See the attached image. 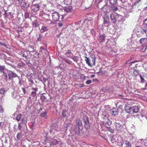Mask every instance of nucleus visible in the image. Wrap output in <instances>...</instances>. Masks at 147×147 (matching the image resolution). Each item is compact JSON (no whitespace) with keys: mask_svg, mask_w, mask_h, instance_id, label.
<instances>
[{"mask_svg":"<svg viewBox=\"0 0 147 147\" xmlns=\"http://www.w3.org/2000/svg\"><path fill=\"white\" fill-rule=\"evenodd\" d=\"M74 131L76 133H79L80 130L83 128L82 121L79 118H77L76 120V124L75 125Z\"/></svg>","mask_w":147,"mask_h":147,"instance_id":"nucleus-1","label":"nucleus"},{"mask_svg":"<svg viewBox=\"0 0 147 147\" xmlns=\"http://www.w3.org/2000/svg\"><path fill=\"white\" fill-rule=\"evenodd\" d=\"M85 58V60L89 66L92 67V65H95L96 59L95 57L92 58L91 61L89 57L86 56Z\"/></svg>","mask_w":147,"mask_h":147,"instance_id":"nucleus-2","label":"nucleus"},{"mask_svg":"<svg viewBox=\"0 0 147 147\" xmlns=\"http://www.w3.org/2000/svg\"><path fill=\"white\" fill-rule=\"evenodd\" d=\"M82 120L85 123L84 125L86 129H89L90 127V125L88 117L86 116H84L82 118Z\"/></svg>","mask_w":147,"mask_h":147,"instance_id":"nucleus-3","label":"nucleus"},{"mask_svg":"<svg viewBox=\"0 0 147 147\" xmlns=\"http://www.w3.org/2000/svg\"><path fill=\"white\" fill-rule=\"evenodd\" d=\"M42 51H40L39 53H36L34 55L33 58L34 60H36L39 58H41L44 56V53H42Z\"/></svg>","mask_w":147,"mask_h":147,"instance_id":"nucleus-4","label":"nucleus"},{"mask_svg":"<svg viewBox=\"0 0 147 147\" xmlns=\"http://www.w3.org/2000/svg\"><path fill=\"white\" fill-rule=\"evenodd\" d=\"M57 127L56 124H53L50 126V131L51 134L54 135L57 132Z\"/></svg>","mask_w":147,"mask_h":147,"instance_id":"nucleus-5","label":"nucleus"},{"mask_svg":"<svg viewBox=\"0 0 147 147\" xmlns=\"http://www.w3.org/2000/svg\"><path fill=\"white\" fill-rule=\"evenodd\" d=\"M42 18L45 19L48 22V24L50 25L51 24L52 21L50 19L49 15L45 13H43L42 16Z\"/></svg>","mask_w":147,"mask_h":147,"instance_id":"nucleus-6","label":"nucleus"},{"mask_svg":"<svg viewBox=\"0 0 147 147\" xmlns=\"http://www.w3.org/2000/svg\"><path fill=\"white\" fill-rule=\"evenodd\" d=\"M8 76L9 79L12 81H13L14 78L18 76L17 74L13 72L10 71L8 73Z\"/></svg>","mask_w":147,"mask_h":147,"instance_id":"nucleus-7","label":"nucleus"},{"mask_svg":"<svg viewBox=\"0 0 147 147\" xmlns=\"http://www.w3.org/2000/svg\"><path fill=\"white\" fill-rule=\"evenodd\" d=\"M53 20L55 21H58L59 18V15L57 12H54L52 14Z\"/></svg>","mask_w":147,"mask_h":147,"instance_id":"nucleus-8","label":"nucleus"},{"mask_svg":"<svg viewBox=\"0 0 147 147\" xmlns=\"http://www.w3.org/2000/svg\"><path fill=\"white\" fill-rule=\"evenodd\" d=\"M116 129L118 132H120L122 130L123 125L119 123H115Z\"/></svg>","mask_w":147,"mask_h":147,"instance_id":"nucleus-9","label":"nucleus"},{"mask_svg":"<svg viewBox=\"0 0 147 147\" xmlns=\"http://www.w3.org/2000/svg\"><path fill=\"white\" fill-rule=\"evenodd\" d=\"M105 36L104 34H100L98 36V40L100 43H102L105 42Z\"/></svg>","mask_w":147,"mask_h":147,"instance_id":"nucleus-10","label":"nucleus"},{"mask_svg":"<svg viewBox=\"0 0 147 147\" xmlns=\"http://www.w3.org/2000/svg\"><path fill=\"white\" fill-rule=\"evenodd\" d=\"M131 145L130 142L128 141H125L122 143L121 147H131Z\"/></svg>","mask_w":147,"mask_h":147,"instance_id":"nucleus-11","label":"nucleus"},{"mask_svg":"<svg viewBox=\"0 0 147 147\" xmlns=\"http://www.w3.org/2000/svg\"><path fill=\"white\" fill-rule=\"evenodd\" d=\"M26 122L24 118L23 117L21 120V122L18 123V129L20 131L22 128V124H25Z\"/></svg>","mask_w":147,"mask_h":147,"instance_id":"nucleus-12","label":"nucleus"},{"mask_svg":"<svg viewBox=\"0 0 147 147\" xmlns=\"http://www.w3.org/2000/svg\"><path fill=\"white\" fill-rule=\"evenodd\" d=\"M38 88H32V90H33L31 93V95L33 97H34L36 96V92L38 91Z\"/></svg>","mask_w":147,"mask_h":147,"instance_id":"nucleus-13","label":"nucleus"},{"mask_svg":"<svg viewBox=\"0 0 147 147\" xmlns=\"http://www.w3.org/2000/svg\"><path fill=\"white\" fill-rule=\"evenodd\" d=\"M112 138H113L115 142L118 143L120 142L122 139L121 137L119 135L114 136Z\"/></svg>","mask_w":147,"mask_h":147,"instance_id":"nucleus-14","label":"nucleus"},{"mask_svg":"<svg viewBox=\"0 0 147 147\" xmlns=\"http://www.w3.org/2000/svg\"><path fill=\"white\" fill-rule=\"evenodd\" d=\"M110 18L112 22L114 23L116 22L117 19L116 16H115L113 13H111L110 14Z\"/></svg>","mask_w":147,"mask_h":147,"instance_id":"nucleus-15","label":"nucleus"},{"mask_svg":"<svg viewBox=\"0 0 147 147\" xmlns=\"http://www.w3.org/2000/svg\"><path fill=\"white\" fill-rule=\"evenodd\" d=\"M73 9V7L71 6H68L65 7L64 8V10L65 12L68 13L71 12Z\"/></svg>","mask_w":147,"mask_h":147,"instance_id":"nucleus-16","label":"nucleus"},{"mask_svg":"<svg viewBox=\"0 0 147 147\" xmlns=\"http://www.w3.org/2000/svg\"><path fill=\"white\" fill-rule=\"evenodd\" d=\"M111 114L114 115H118V109L116 108H113L111 111Z\"/></svg>","mask_w":147,"mask_h":147,"instance_id":"nucleus-17","label":"nucleus"},{"mask_svg":"<svg viewBox=\"0 0 147 147\" xmlns=\"http://www.w3.org/2000/svg\"><path fill=\"white\" fill-rule=\"evenodd\" d=\"M32 10L34 11H36L39 10V6L38 4L34 5L32 6Z\"/></svg>","mask_w":147,"mask_h":147,"instance_id":"nucleus-18","label":"nucleus"},{"mask_svg":"<svg viewBox=\"0 0 147 147\" xmlns=\"http://www.w3.org/2000/svg\"><path fill=\"white\" fill-rule=\"evenodd\" d=\"M2 80L4 82H7L8 80V77L7 74L4 71L2 72Z\"/></svg>","mask_w":147,"mask_h":147,"instance_id":"nucleus-19","label":"nucleus"},{"mask_svg":"<svg viewBox=\"0 0 147 147\" xmlns=\"http://www.w3.org/2000/svg\"><path fill=\"white\" fill-rule=\"evenodd\" d=\"M133 75L134 76V78L136 79L137 76H139V72L136 69H134L133 71Z\"/></svg>","mask_w":147,"mask_h":147,"instance_id":"nucleus-20","label":"nucleus"},{"mask_svg":"<svg viewBox=\"0 0 147 147\" xmlns=\"http://www.w3.org/2000/svg\"><path fill=\"white\" fill-rule=\"evenodd\" d=\"M140 43L145 45L147 44V38H143L140 39Z\"/></svg>","mask_w":147,"mask_h":147,"instance_id":"nucleus-21","label":"nucleus"},{"mask_svg":"<svg viewBox=\"0 0 147 147\" xmlns=\"http://www.w3.org/2000/svg\"><path fill=\"white\" fill-rule=\"evenodd\" d=\"M132 110L133 113H136L138 112L139 109L137 106H135L132 107Z\"/></svg>","mask_w":147,"mask_h":147,"instance_id":"nucleus-22","label":"nucleus"},{"mask_svg":"<svg viewBox=\"0 0 147 147\" xmlns=\"http://www.w3.org/2000/svg\"><path fill=\"white\" fill-rule=\"evenodd\" d=\"M40 116L45 119H47L48 118L47 113L46 111L43 112L40 114Z\"/></svg>","mask_w":147,"mask_h":147,"instance_id":"nucleus-23","label":"nucleus"},{"mask_svg":"<svg viewBox=\"0 0 147 147\" xmlns=\"http://www.w3.org/2000/svg\"><path fill=\"white\" fill-rule=\"evenodd\" d=\"M125 109L126 112L127 113H129L132 110L131 107L127 105L125 106Z\"/></svg>","mask_w":147,"mask_h":147,"instance_id":"nucleus-24","label":"nucleus"},{"mask_svg":"<svg viewBox=\"0 0 147 147\" xmlns=\"http://www.w3.org/2000/svg\"><path fill=\"white\" fill-rule=\"evenodd\" d=\"M109 20V18L108 16H106L104 17V19L103 24H107Z\"/></svg>","mask_w":147,"mask_h":147,"instance_id":"nucleus-25","label":"nucleus"},{"mask_svg":"<svg viewBox=\"0 0 147 147\" xmlns=\"http://www.w3.org/2000/svg\"><path fill=\"white\" fill-rule=\"evenodd\" d=\"M22 115L21 114H19L17 115L16 119L18 122L22 118Z\"/></svg>","mask_w":147,"mask_h":147,"instance_id":"nucleus-26","label":"nucleus"},{"mask_svg":"<svg viewBox=\"0 0 147 147\" xmlns=\"http://www.w3.org/2000/svg\"><path fill=\"white\" fill-rule=\"evenodd\" d=\"M71 58L76 63H77L79 60V57L76 56H72L71 57Z\"/></svg>","mask_w":147,"mask_h":147,"instance_id":"nucleus-27","label":"nucleus"},{"mask_svg":"<svg viewBox=\"0 0 147 147\" xmlns=\"http://www.w3.org/2000/svg\"><path fill=\"white\" fill-rule=\"evenodd\" d=\"M51 142L54 145H57L58 144V141L55 139H51L50 140Z\"/></svg>","mask_w":147,"mask_h":147,"instance_id":"nucleus-28","label":"nucleus"},{"mask_svg":"<svg viewBox=\"0 0 147 147\" xmlns=\"http://www.w3.org/2000/svg\"><path fill=\"white\" fill-rule=\"evenodd\" d=\"M142 26L144 28L147 29V18L145 19L143 21Z\"/></svg>","mask_w":147,"mask_h":147,"instance_id":"nucleus-29","label":"nucleus"},{"mask_svg":"<svg viewBox=\"0 0 147 147\" xmlns=\"http://www.w3.org/2000/svg\"><path fill=\"white\" fill-rule=\"evenodd\" d=\"M22 56L23 57H25L26 59L28 58V54L27 51H25L22 53Z\"/></svg>","mask_w":147,"mask_h":147,"instance_id":"nucleus-30","label":"nucleus"},{"mask_svg":"<svg viewBox=\"0 0 147 147\" xmlns=\"http://www.w3.org/2000/svg\"><path fill=\"white\" fill-rule=\"evenodd\" d=\"M64 129L67 130L69 128V127H70V124L69 123H65L64 124Z\"/></svg>","mask_w":147,"mask_h":147,"instance_id":"nucleus-31","label":"nucleus"},{"mask_svg":"<svg viewBox=\"0 0 147 147\" xmlns=\"http://www.w3.org/2000/svg\"><path fill=\"white\" fill-rule=\"evenodd\" d=\"M147 51V47L146 46H142L141 48L140 51L141 52H145Z\"/></svg>","mask_w":147,"mask_h":147,"instance_id":"nucleus-32","label":"nucleus"},{"mask_svg":"<svg viewBox=\"0 0 147 147\" xmlns=\"http://www.w3.org/2000/svg\"><path fill=\"white\" fill-rule=\"evenodd\" d=\"M47 30L48 29L47 26H42L40 30V31L42 32H43L45 31H47Z\"/></svg>","mask_w":147,"mask_h":147,"instance_id":"nucleus-33","label":"nucleus"},{"mask_svg":"<svg viewBox=\"0 0 147 147\" xmlns=\"http://www.w3.org/2000/svg\"><path fill=\"white\" fill-rule=\"evenodd\" d=\"M72 0H65L64 3L67 5H69L71 3Z\"/></svg>","mask_w":147,"mask_h":147,"instance_id":"nucleus-34","label":"nucleus"},{"mask_svg":"<svg viewBox=\"0 0 147 147\" xmlns=\"http://www.w3.org/2000/svg\"><path fill=\"white\" fill-rule=\"evenodd\" d=\"M22 133L20 132L17 135L16 137L19 140L22 137L23 135L22 134Z\"/></svg>","mask_w":147,"mask_h":147,"instance_id":"nucleus-35","label":"nucleus"},{"mask_svg":"<svg viewBox=\"0 0 147 147\" xmlns=\"http://www.w3.org/2000/svg\"><path fill=\"white\" fill-rule=\"evenodd\" d=\"M111 9L113 11V12H115L116 11H117L118 9V8L117 7H115L114 5H113L111 7Z\"/></svg>","mask_w":147,"mask_h":147,"instance_id":"nucleus-36","label":"nucleus"},{"mask_svg":"<svg viewBox=\"0 0 147 147\" xmlns=\"http://www.w3.org/2000/svg\"><path fill=\"white\" fill-rule=\"evenodd\" d=\"M67 112L66 110H63L62 113V117L63 118H65V117H66L67 116Z\"/></svg>","mask_w":147,"mask_h":147,"instance_id":"nucleus-37","label":"nucleus"},{"mask_svg":"<svg viewBox=\"0 0 147 147\" xmlns=\"http://www.w3.org/2000/svg\"><path fill=\"white\" fill-rule=\"evenodd\" d=\"M38 24L36 20L32 22V26L34 27H36L38 26Z\"/></svg>","mask_w":147,"mask_h":147,"instance_id":"nucleus-38","label":"nucleus"},{"mask_svg":"<svg viewBox=\"0 0 147 147\" xmlns=\"http://www.w3.org/2000/svg\"><path fill=\"white\" fill-rule=\"evenodd\" d=\"M109 1L110 3L113 5L117 2V0H109Z\"/></svg>","mask_w":147,"mask_h":147,"instance_id":"nucleus-39","label":"nucleus"},{"mask_svg":"<svg viewBox=\"0 0 147 147\" xmlns=\"http://www.w3.org/2000/svg\"><path fill=\"white\" fill-rule=\"evenodd\" d=\"M5 92V89L4 88H2L0 89V94H4Z\"/></svg>","mask_w":147,"mask_h":147,"instance_id":"nucleus-40","label":"nucleus"},{"mask_svg":"<svg viewBox=\"0 0 147 147\" xmlns=\"http://www.w3.org/2000/svg\"><path fill=\"white\" fill-rule=\"evenodd\" d=\"M4 111V110L2 106L0 105V114L3 113Z\"/></svg>","mask_w":147,"mask_h":147,"instance_id":"nucleus-41","label":"nucleus"},{"mask_svg":"<svg viewBox=\"0 0 147 147\" xmlns=\"http://www.w3.org/2000/svg\"><path fill=\"white\" fill-rule=\"evenodd\" d=\"M106 123L109 125H110L112 124V121L109 119H107L106 121Z\"/></svg>","mask_w":147,"mask_h":147,"instance_id":"nucleus-42","label":"nucleus"},{"mask_svg":"<svg viewBox=\"0 0 147 147\" xmlns=\"http://www.w3.org/2000/svg\"><path fill=\"white\" fill-rule=\"evenodd\" d=\"M139 76L141 80V82L142 83L144 82H145V80L144 79L142 75L141 74H140Z\"/></svg>","mask_w":147,"mask_h":147,"instance_id":"nucleus-43","label":"nucleus"},{"mask_svg":"<svg viewBox=\"0 0 147 147\" xmlns=\"http://www.w3.org/2000/svg\"><path fill=\"white\" fill-rule=\"evenodd\" d=\"M86 78V76L84 74H82L80 75V78L82 80H84Z\"/></svg>","mask_w":147,"mask_h":147,"instance_id":"nucleus-44","label":"nucleus"},{"mask_svg":"<svg viewBox=\"0 0 147 147\" xmlns=\"http://www.w3.org/2000/svg\"><path fill=\"white\" fill-rule=\"evenodd\" d=\"M147 31V29H142L141 30H140V32L143 34H144V33H146Z\"/></svg>","mask_w":147,"mask_h":147,"instance_id":"nucleus-45","label":"nucleus"},{"mask_svg":"<svg viewBox=\"0 0 147 147\" xmlns=\"http://www.w3.org/2000/svg\"><path fill=\"white\" fill-rule=\"evenodd\" d=\"M107 129L111 133H113L114 132V130L111 128V127L110 126L107 127Z\"/></svg>","mask_w":147,"mask_h":147,"instance_id":"nucleus-46","label":"nucleus"},{"mask_svg":"<svg viewBox=\"0 0 147 147\" xmlns=\"http://www.w3.org/2000/svg\"><path fill=\"white\" fill-rule=\"evenodd\" d=\"M4 67L3 66L0 65V71L1 72L4 71Z\"/></svg>","mask_w":147,"mask_h":147,"instance_id":"nucleus-47","label":"nucleus"},{"mask_svg":"<svg viewBox=\"0 0 147 147\" xmlns=\"http://www.w3.org/2000/svg\"><path fill=\"white\" fill-rule=\"evenodd\" d=\"M98 74L100 76L102 75L103 74H104L105 73V71H101L98 72Z\"/></svg>","mask_w":147,"mask_h":147,"instance_id":"nucleus-48","label":"nucleus"},{"mask_svg":"<svg viewBox=\"0 0 147 147\" xmlns=\"http://www.w3.org/2000/svg\"><path fill=\"white\" fill-rule=\"evenodd\" d=\"M24 31V29L23 28H19L18 30V32H22Z\"/></svg>","mask_w":147,"mask_h":147,"instance_id":"nucleus-49","label":"nucleus"},{"mask_svg":"<svg viewBox=\"0 0 147 147\" xmlns=\"http://www.w3.org/2000/svg\"><path fill=\"white\" fill-rule=\"evenodd\" d=\"M73 77L74 78H75L76 79H79V76L76 75H74V74H73Z\"/></svg>","mask_w":147,"mask_h":147,"instance_id":"nucleus-50","label":"nucleus"},{"mask_svg":"<svg viewBox=\"0 0 147 147\" xmlns=\"http://www.w3.org/2000/svg\"><path fill=\"white\" fill-rule=\"evenodd\" d=\"M8 138L7 137H5V141H4L5 143V144L8 143Z\"/></svg>","mask_w":147,"mask_h":147,"instance_id":"nucleus-51","label":"nucleus"},{"mask_svg":"<svg viewBox=\"0 0 147 147\" xmlns=\"http://www.w3.org/2000/svg\"><path fill=\"white\" fill-rule=\"evenodd\" d=\"M40 98H41V100H45V99H46V98L45 97V96H43V95H42L40 97Z\"/></svg>","mask_w":147,"mask_h":147,"instance_id":"nucleus-52","label":"nucleus"},{"mask_svg":"<svg viewBox=\"0 0 147 147\" xmlns=\"http://www.w3.org/2000/svg\"><path fill=\"white\" fill-rule=\"evenodd\" d=\"M4 124V122H0V127H3Z\"/></svg>","mask_w":147,"mask_h":147,"instance_id":"nucleus-53","label":"nucleus"},{"mask_svg":"<svg viewBox=\"0 0 147 147\" xmlns=\"http://www.w3.org/2000/svg\"><path fill=\"white\" fill-rule=\"evenodd\" d=\"M91 82V81L90 80H88L86 82V83L88 85L90 84Z\"/></svg>","mask_w":147,"mask_h":147,"instance_id":"nucleus-54","label":"nucleus"},{"mask_svg":"<svg viewBox=\"0 0 147 147\" xmlns=\"http://www.w3.org/2000/svg\"><path fill=\"white\" fill-rule=\"evenodd\" d=\"M138 62V61L136 60H134V61H132V62H130V64L129 65V66L130 67L131 66V65L132 63H135V62Z\"/></svg>","mask_w":147,"mask_h":147,"instance_id":"nucleus-55","label":"nucleus"},{"mask_svg":"<svg viewBox=\"0 0 147 147\" xmlns=\"http://www.w3.org/2000/svg\"><path fill=\"white\" fill-rule=\"evenodd\" d=\"M22 89L23 92V93L24 94H25L26 93V90L25 89V88H22Z\"/></svg>","mask_w":147,"mask_h":147,"instance_id":"nucleus-56","label":"nucleus"},{"mask_svg":"<svg viewBox=\"0 0 147 147\" xmlns=\"http://www.w3.org/2000/svg\"><path fill=\"white\" fill-rule=\"evenodd\" d=\"M106 7H107V6H104L102 10L104 12H106L107 11L106 10H105V9H106Z\"/></svg>","mask_w":147,"mask_h":147,"instance_id":"nucleus-57","label":"nucleus"},{"mask_svg":"<svg viewBox=\"0 0 147 147\" xmlns=\"http://www.w3.org/2000/svg\"><path fill=\"white\" fill-rule=\"evenodd\" d=\"M63 26V24L62 23L60 22L58 24V26L59 27H61Z\"/></svg>","mask_w":147,"mask_h":147,"instance_id":"nucleus-58","label":"nucleus"},{"mask_svg":"<svg viewBox=\"0 0 147 147\" xmlns=\"http://www.w3.org/2000/svg\"><path fill=\"white\" fill-rule=\"evenodd\" d=\"M145 54L143 55V56L146 58H147V51L145 52Z\"/></svg>","mask_w":147,"mask_h":147,"instance_id":"nucleus-59","label":"nucleus"},{"mask_svg":"<svg viewBox=\"0 0 147 147\" xmlns=\"http://www.w3.org/2000/svg\"><path fill=\"white\" fill-rule=\"evenodd\" d=\"M41 39L42 37L40 36V35L39 37L37 38V40L38 41H41Z\"/></svg>","mask_w":147,"mask_h":147,"instance_id":"nucleus-60","label":"nucleus"},{"mask_svg":"<svg viewBox=\"0 0 147 147\" xmlns=\"http://www.w3.org/2000/svg\"><path fill=\"white\" fill-rule=\"evenodd\" d=\"M71 53V51L70 50H68L67 51V52L66 53V55H67Z\"/></svg>","mask_w":147,"mask_h":147,"instance_id":"nucleus-61","label":"nucleus"},{"mask_svg":"<svg viewBox=\"0 0 147 147\" xmlns=\"http://www.w3.org/2000/svg\"><path fill=\"white\" fill-rule=\"evenodd\" d=\"M120 1L123 3H124L127 1V0H120Z\"/></svg>","mask_w":147,"mask_h":147,"instance_id":"nucleus-62","label":"nucleus"},{"mask_svg":"<svg viewBox=\"0 0 147 147\" xmlns=\"http://www.w3.org/2000/svg\"><path fill=\"white\" fill-rule=\"evenodd\" d=\"M118 97H120L121 98H123V96L122 95H118Z\"/></svg>","mask_w":147,"mask_h":147,"instance_id":"nucleus-63","label":"nucleus"},{"mask_svg":"<svg viewBox=\"0 0 147 147\" xmlns=\"http://www.w3.org/2000/svg\"><path fill=\"white\" fill-rule=\"evenodd\" d=\"M126 64H130V62H129V60H127L126 62Z\"/></svg>","mask_w":147,"mask_h":147,"instance_id":"nucleus-64","label":"nucleus"}]
</instances>
